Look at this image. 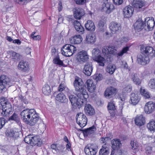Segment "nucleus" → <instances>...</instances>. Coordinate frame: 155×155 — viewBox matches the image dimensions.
I'll return each mask as SVG.
<instances>
[{
  "mask_svg": "<svg viewBox=\"0 0 155 155\" xmlns=\"http://www.w3.org/2000/svg\"><path fill=\"white\" fill-rule=\"evenodd\" d=\"M92 53L93 58L98 63L99 65L102 66H104L105 60L100 55V50L99 49L94 48L92 50Z\"/></svg>",
  "mask_w": 155,
  "mask_h": 155,
  "instance_id": "5",
  "label": "nucleus"
},
{
  "mask_svg": "<svg viewBox=\"0 0 155 155\" xmlns=\"http://www.w3.org/2000/svg\"><path fill=\"white\" fill-rule=\"evenodd\" d=\"M145 5V2L143 0H134L133 6L137 8H140L144 7Z\"/></svg>",
  "mask_w": 155,
  "mask_h": 155,
  "instance_id": "27",
  "label": "nucleus"
},
{
  "mask_svg": "<svg viewBox=\"0 0 155 155\" xmlns=\"http://www.w3.org/2000/svg\"><path fill=\"white\" fill-rule=\"evenodd\" d=\"M40 139L37 136H33L31 135H28L26 136L24 140V141L26 143L30 144L32 146L35 145L40 142Z\"/></svg>",
  "mask_w": 155,
  "mask_h": 155,
  "instance_id": "9",
  "label": "nucleus"
},
{
  "mask_svg": "<svg viewBox=\"0 0 155 155\" xmlns=\"http://www.w3.org/2000/svg\"><path fill=\"white\" fill-rule=\"evenodd\" d=\"M109 54H114L117 53V50L115 47L112 46H108Z\"/></svg>",
  "mask_w": 155,
  "mask_h": 155,
  "instance_id": "49",
  "label": "nucleus"
},
{
  "mask_svg": "<svg viewBox=\"0 0 155 155\" xmlns=\"http://www.w3.org/2000/svg\"><path fill=\"white\" fill-rule=\"evenodd\" d=\"M57 146L58 144H53L51 145V149L52 150V152L54 153H57Z\"/></svg>",
  "mask_w": 155,
  "mask_h": 155,
  "instance_id": "52",
  "label": "nucleus"
},
{
  "mask_svg": "<svg viewBox=\"0 0 155 155\" xmlns=\"http://www.w3.org/2000/svg\"><path fill=\"white\" fill-rule=\"evenodd\" d=\"M12 58L15 61H18L21 59L22 56L19 53H16L13 51H9Z\"/></svg>",
  "mask_w": 155,
  "mask_h": 155,
  "instance_id": "35",
  "label": "nucleus"
},
{
  "mask_svg": "<svg viewBox=\"0 0 155 155\" xmlns=\"http://www.w3.org/2000/svg\"><path fill=\"white\" fill-rule=\"evenodd\" d=\"M9 120H14L18 124L20 123L18 115L15 113H14L12 116L9 117Z\"/></svg>",
  "mask_w": 155,
  "mask_h": 155,
  "instance_id": "44",
  "label": "nucleus"
},
{
  "mask_svg": "<svg viewBox=\"0 0 155 155\" xmlns=\"http://www.w3.org/2000/svg\"><path fill=\"white\" fill-rule=\"evenodd\" d=\"M19 98L21 100V101L23 102L25 104H27L28 103V101H27V100L25 99L24 97L20 95L19 96Z\"/></svg>",
  "mask_w": 155,
  "mask_h": 155,
  "instance_id": "59",
  "label": "nucleus"
},
{
  "mask_svg": "<svg viewBox=\"0 0 155 155\" xmlns=\"http://www.w3.org/2000/svg\"><path fill=\"white\" fill-rule=\"evenodd\" d=\"M82 40L81 35H76L70 38V41L72 44H78L81 42Z\"/></svg>",
  "mask_w": 155,
  "mask_h": 155,
  "instance_id": "30",
  "label": "nucleus"
},
{
  "mask_svg": "<svg viewBox=\"0 0 155 155\" xmlns=\"http://www.w3.org/2000/svg\"><path fill=\"white\" fill-rule=\"evenodd\" d=\"M95 77V79L97 81L101 80L102 78V75L101 74H99L98 75L96 76Z\"/></svg>",
  "mask_w": 155,
  "mask_h": 155,
  "instance_id": "64",
  "label": "nucleus"
},
{
  "mask_svg": "<svg viewBox=\"0 0 155 155\" xmlns=\"http://www.w3.org/2000/svg\"><path fill=\"white\" fill-rule=\"evenodd\" d=\"M89 59L87 53L86 51H82L79 53L77 60L78 62L81 64L87 62Z\"/></svg>",
  "mask_w": 155,
  "mask_h": 155,
  "instance_id": "12",
  "label": "nucleus"
},
{
  "mask_svg": "<svg viewBox=\"0 0 155 155\" xmlns=\"http://www.w3.org/2000/svg\"><path fill=\"white\" fill-rule=\"evenodd\" d=\"M135 29L139 31L142 30L144 27H146V24L141 21V19H139L137 21L134 25Z\"/></svg>",
  "mask_w": 155,
  "mask_h": 155,
  "instance_id": "23",
  "label": "nucleus"
},
{
  "mask_svg": "<svg viewBox=\"0 0 155 155\" xmlns=\"http://www.w3.org/2000/svg\"><path fill=\"white\" fill-rule=\"evenodd\" d=\"M96 130V128L94 126H93L88 128L82 130L84 137H87L88 135L94 133Z\"/></svg>",
  "mask_w": 155,
  "mask_h": 155,
  "instance_id": "33",
  "label": "nucleus"
},
{
  "mask_svg": "<svg viewBox=\"0 0 155 155\" xmlns=\"http://www.w3.org/2000/svg\"><path fill=\"white\" fill-rule=\"evenodd\" d=\"M30 109H25L23 110L21 113V119L26 124H28L29 116L30 115Z\"/></svg>",
  "mask_w": 155,
  "mask_h": 155,
  "instance_id": "20",
  "label": "nucleus"
},
{
  "mask_svg": "<svg viewBox=\"0 0 155 155\" xmlns=\"http://www.w3.org/2000/svg\"><path fill=\"white\" fill-rule=\"evenodd\" d=\"M73 25L75 29H78V27L82 26L81 23L77 20L74 22Z\"/></svg>",
  "mask_w": 155,
  "mask_h": 155,
  "instance_id": "54",
  "label": "nucleus"
},
{
  "mask_svg": "<svg viewBox=\"0 0 155 155\" xmlns=\"http://www.w3.org/2000/svg\"><path fill=\"white\" fill-rule=\"evenodd\" d=\"M148 85L151 89H155V79H151L149 82Z\"/></svg>",
  "mask_w": 155,
  "mask_h": 155,
  "instance_id": "48",
  "label": "nucleus"
},
{
  "mask_svg": "<svg viewBox=\"0 0 155 155\" xmlns=\"http://www.w3.org/2000/svg\"><path fill=\"white\" fill-rule=\"evenodd\" d=\"M93 71V65L91 62H87L84 65L83 72L87 76H90Z\"/></svg>",
  "mask_w": 155,
  "mask_h": 155,
  "instance_id": "18",
  "label": "nucleus"
},
{
  "mask_svg": "<svg viewBox=\"0 0 155 155\" xmlns=\"http://www.w3.org/2000/svg\"><path fill=\"white\" fill-rule=\"evenodd\" d=\"M117 89L113 87H107L105 91L104 95L108 99L113 97L117 93Z\"/></svg>",
  "mask_w": 155,
  "mask_h": 155,
  "instance_id": "11",
  "label": "nucleus"
},
{
  "mask_svg": "<svg viewBox=\"0 0 155 155\" xmlns=\"http://www.w3.org/2000/svg\"><path fill=\"white\" fill-rule=\"evenodd\" d=\"M86 84L88 91L89 92L92 93L95 91L96 89V86L92 80H87L86 81Z\"/></svg>",
  "mask_w": 155,
  "mask_h": 155,
  "instance_id": "25",
  "label": "nucleus"
},
{
  "mask_svg": "<svg viewBox=\"0 0 155 155\" xmlns=\"http://www.w3.org/2000/svg\"><path fill=\"white\" fill-rule=\"evenodd\" d=\"M145 22L144 24H146L147 29L150 31L152 30L155 25L154 18L152 17L147 18L145 19Z\"/></svg>",
  "mask_w": 155,
  "mask_h": 155,
  "instance_id": "21",
  "label": "nucleus"
},
{
  "mask_svg": "<svg viewBox=\"0 0 155 155\" xmlns=\"http://www.w3.org/2000/svg\"><path fill=\"white\" fill-rule=\"evenodd\" d=\"M109 153V149L107 147L106 144L102 146L99 152V155H108Z\"/></svg>",
  "mask_w": 155,
  "mask_h": 155,
  "instance_id": "37",
  "label": "nucleus"
},
{
  "mask_svg": "<svg viewBox=\"0 0 155 155\" xmlns=\"http://www.w3.org/2000/svg\"><path fill=\"white\" fill-rule=\"evenodd\" d=\"M29 118L28 124L31 126L35 125L39 118L38 114L34 109H30V115L29 116Z\"/></svg>",
  "mask_w": 155,
  "mask_h": 155,
  "instance_id": "7",
  "label": "nucleus"
},
{
  "mask_svg": "<svg viewBox=\"0 0 155 155\" xmlns=\"http://www.w3.org/2000/svg\"><path fill=\"white\" fill-rule=\"evenodd\" d=\"M144 110L146 114L152 113L155 110V103L152 101L147 102L144 106Z\"/></svg>",
  "mask_w": 155,
  "mask_h": 155,
  "instance_id": "14",
  "label": "nucleus"
},
{
  "mask_svg": "<svg viewBox=\"0 0 155 155\" xmlns=\"http://www.w3.org/2000/svg\"><path fill=\"white\" fill-rule=\"evenodd\" d=\"M77 32L80 34H83L84 33V28L82 26L78 28V29H76Z\"/></svg>",
  "mask_w": 155,
  "mask_h": 155,
  "instance_id": "56",
  "label": "nucleus"
},
{
  "mask_svg": "<svg viewBox=\"0 0 155 155\" xmlns=\"http://www.w3.org/2000/svg\"><path fill=\"white\" fill-rule=\"evenodd\" d=\"M131 76V79L134 84L138 85H139L140 84L141 81L138 77L137 74L133 73L132 74Z\"/></svg>",
  "mask_w": 155,
  "mask_h": 155,
  "instance_id": "36",
  "label": "nucleus"
},
{
  "mask_svg": "<svg viewBox=\"0 0 155 155\" xmlns=\"http://www.w3.org/2000/svg\"><path fill=\"white\" fill-rule=\"evenodd\" d=\"M35 40H39L41 39V36L39 35H35L31 38Z\"/></svg>",
  "mask_w": 155,
  "mask_h": 155,
  "instance_id": "63",
  "label": "nucleus"
},
{
  "mask_svg": "<svg viewBox=\"0 0 155 155\" xmlns=\"http://www.w3.org/2000/svg\"><path fill=\"white\" fill-rule=\"evenodd\" d=\"M141 50V53H145L151 59L155 57V50L151 47H143Z\"/></svg>",
  "mask_w": 155,
  "mask_h": 155,
  "instance_id": "10",
  "label": "nucleus"
},
{
  "mask_svg": "<svg viewBox=\"0 0 155 155\" xmlns=\"http://www.w3.org/2000/svg\"><path fill=\"white\" fill-rule=\"evenodd\" d=\"M76 50V48L74 46L70 44H66L62 47L61 52L64 55L70 57L75 53Z\"/></svg>",
  "mask_w": 155,
  "mask_h": 155,
  "instance_id": "4",
  "label": "nucleus"
},
{
  "mask_svg": "<svg viewBox=\"0 0 155 155\" xmlns=\"http://www.w3.org/2000/svg\"><path fill=\"white\" fill-rule=\"evenodd\" d=\"M74 15L76 19H80L85 14L84 10L81 8L76 7L73 10Z\"/></svg>",
  "mask_w": 155,
  "mask_h": 155,
  "instance_id": "16",
  "label": "nucleus"
},
{
  "mask_svg": "<svg viewBox=\"0 0 155 155\" xmlns=\"http://www.w3.org/2000/svg\"><path fill=\"white\" fill-rule=\"evenodd\" d=\"M132 89V86L130 85H127L124 87L123 89V91L124 92H130Z\"/></svg>",
  "mask_w": 155,
  "mask_h": 155,
  "instance_id": "51",
  "label": "nucleus"
},
{
  "mask_svg": "<svg viewBox=\"0 0 155 155\" xmlns=\"http://www.w3.org/2000/svg\"><path fill=\"white\" fill-rule=\"evenodd\" d=\"M115 103L113 101L110 102L107 106V108L108 110L114 111L115 109Z\"/></svg>",
  "mask_w": 155,
  "mask_h": 155,
  "instance_id": "47",
  "label": "nucleus"
},
{
  "mask_svg": "<svg viewBox=\"0 0 155 155\" xmlns=\"http://www.w3.org/2000/svg\"><path fill=\"white\" fill-rule=\"evenodd\" d=\"M150 58L146 56L143 53H141L137 56V62L140 64L144 65L149 63Z\"/></svg>",
  "mask_w": 155,
  "mask_h": 155,
  "instance_id": "13",
  "label": "nucleus"
},
{
  "mask_svg": "<svg viewBox=\"0 0 155 155\" xmlns=\"http://www.w3.org/2000/svg\"><path fill=\"white\" fill-rule=\"evenodd\" d=\"M77 123L81 128L84 127L87 123V119L86 116L83 113H78L76 117Z\"/></svg>",
  "mask_w": 155,
  "mask_h": 155,
  "instance_id": "8",
  "label": "nucleus"
},
{
  "mask_svg": "<svg viewBox=\"0 0 155 155\" xmlns=\"http://www.w3.org/2000/svg\"><path fill=\"white\" fill-rule=\"evenodd\" d=\"M72 16H68L67 17V19L69 21H71L72 23L74 24V22L76 20H75L74 19H73L72 18Z\"/></svg>",
  "mask_w": 155,
  "mask_h": 155,
  "instance_id": "62",
  "label": "nucleus"
},
{
  "mask_svg": "<svg viewBox=\"0 0 155 155\" xmlns=\"http://www.w3.org/2000/svg\"><path fill=\"white\" fill-rule=\"evenodd\" d=\"M102 52L105 54H109L108 46L104 47L102 49Z\"/></svg>",
  "mask_w": 155,
  "mask_h": 155,
  "instance_id": "58",
  "label": "nucleus"
},
{
  "mask_svg": "<svg viewBox=\"0 0 155 155\" xmlns=\"http://www.w3.org/2000/svg\"><path fill=\"white\" fill-rule=\"evenodd\" d=\"M134 10V8L131 6L125 7L123 11L124 17L128 18L130 17L133 14Z\"/></svg>",
  "mask_w": 155,
  "mask_h": 155,
  "instance_id": "22",
  "label": "nucleus"
},
{
  "mask_svg": "<svg viewBox=\"0 0 155 155\" xmlns=\"http://www.w3.org/2000/svg\"><path fill=\"white\" fill-rule=\"evenodd\" d=\"M16 82L13 80H10L7 76L1 75L0 77V91H4L6 87L16 84Z\"/></svg>",
  "mask_w": 155,
  "mask_h": 155,
  "instance_id": "3",
  "label": "nucleus"
},
{
  "mask_svg": "<svg viewBox=\"0 0 155 155\" xmlns=\"http://www.w3.org/2000/svg\"><path fill=\"white\" fill-rule=\"evenodd\" d=\"M129 47L126 46L122 49V50L117 53V55L119 56H122L124 54L126 53L129 50Z\"/></svg>",
  "mask_w": 155,
  "mask_h": 155,
  "instance_id": "45",
  "label": "nucleus"
},
{
  "mask_svg": "<svg viewBox=\"0 0 155 155\" xmlns=\"http://www.w3.org/2000/svg\"><path fill=\"white\" fill-rule=\"evenodd\" d=\"M77 4L82 5L84 4L86 2V0H74Z\"/></svg>",
  "mask_w": 155,
  "mask_h": 155,
  "instance_id": "57",
  "label": "nucleus"
},
{
  "mask_svg": "<svg viewBox=\"0 0 155 155\" xmlns=\"http://www.w3.org/2000/svg\"><path fill=\"white\" fill-rule=\"evenodd\" d=\"M53 63L55 64L58 65L59 66H63L64 64L63 61L61 60L59 57L57 56L53 60Z\"/></svg>",
  "mask_w": 155,
  "mask_h": 155,
  "instance_id": "43",
  "label": "nucleus"
},
{
  "mask_svg": "<svg viewBox=\"0 0 155 155\" xmlns=\"http://www.w3.org/2000/svg\"><path fill=\"white\" fill-rule=\"evenodd\" d=\"M110 29L112 33L114 34L121 28L120 24L116 22H112L110 24Z\"/></svg>",
  "mask_w": 155,
  "mask_h": 155,
  "instance_id": "19",
  "label": "nucleus"
},
{
  "mask_svg": "<svg viewBox=\"0 0 155 155\" xmlns=\"http://www.w3.org/2000/svg\"><path fill=\"white\" fill-rule=\"evenodd\" d=\"M135 121L136 125L141 126L143 125L145 123V118L141 114L136 117L135 118Z\"/></svg>",
  "mask_w": 155,
  "mask_h": 155,
  "instance_id": "29",
  "label": "nucleus"
},
{
  "mask_svg": "<svg viewBox=\"0 0 155 155\" xmlns=\"http://www.w3.org/2000/svg\"><path fill=\"white\" fill-rule=\"evenodd\" d=\"M128 40V39L127 38L123 37L120 39V41L121 43H122L127 42Z\"/></svg>",
  "mask_w": 155,
  "mask_h": 155,
  "instance_id": "61",
  "label": "nucleus"
},
{
  "mask_svg": "<svg viewBox=\"0 0 155 155\" xmlns=\"http://www.w3.org/2000/svg\"><path fill=\"white\" fill-rule=\"evenodd\" d=\"M85 27L87 30L91 31H94L95 29L94 22L91 20L87 21L85 24Z\"/></svg>",
  "mask_w": 155,
  "mask_h": 155,
  "instance_id": "32",
  "label": "nucleus"
},
{
  "mask_svg": "<svg viewBox=\"0 0 155 155\" xmlns=\"http://www.w3.org/2000/svg\"><path fill=\"white\" fill-rule=\"evenodd\" d=\"M5 134L7 137H11L14 136L15 132L13 130H6Z\"/></svg>",
  "mask_w": 155,
  "mask_h": 155,
  "instance_id": "46",
  "label": "nucleus"
},
{
  "mask_svg": "<svg viewBox=\"0 0 155 155\" xmlns=\"http://www.w3.org/2000/svg\"><path fill=\"white\" fill-rule=\"evenodd\" d=\"M73 85L75 89L74 94L77 97L73 95H71L69 96V99L73 106L79 108L87 103L86 99L88 97V95L84 83L81 78L76 77Z\"/></svg>",
  "mask_w": 155,
  "mask_h": 155,
  "instance_id": "1",
  "label": "nucleus"
},
{
  "mask_svg": "<svg viewBox=\"0 0 155 155\" xmlns=\"http://www.w3.org/2000/svg\"><path fill=\"white\" fill-rule=\"evenodd\" d=\"M18 68L21 71L25 72L26 71L28 70V63L24 61H21L19 62Z\"/></svg>",
  "mask_w": 155,
  "mask_h": 155,
  "instance_id": "31",
  "label": "nucleus"
},
{
  "mask_svg": "<svg viewBox=\"0 0 155 155\" xmlns=\"http://www.w3.org/2000/svg\"><path fill=\"white\" fill-rule=\"evenodd\" d=\"M112 147L113 150H117L121 147L122 144L120 139H115L111 140Z\"/></svg>",
  "mask_w": 155,
  "mask_h": 155,
  "instance_id": "28",
  "label": "nucleus"
},
{
  "mask_svg": "<svg viewBox=\"0 0 155 155\" xmlns=\"http://www.w3.org/2000/svg\"><path fill=\"white\" fill-rule=\"evenodd\" d=\"M84 108V111L86 114L88 115H92L95 113L94 109L90 104H86Z\"/></svg>",
  "mask_w": 155,
  "mask_h": 155,
  "instance_id": "26",
  "label": "nucleus"
},
{
  "mask_svg": "<svg viewBox=\"0 0 155 155\" xmlns=\"http://www.w3.org/2000/svg\"><path fill=\"white\" fill-rule=\"evenodd\" d=\"M97 146L94 144L87 145L84 149V152L86 155H96L98 151Z\"/></svg>",
  "mask_w": 155,
  "mask_h": 155,
  "instance_id": "6",
  "label": "nucleus"
},
{
  "mask_svg": "<svg viewBox=\"0 0 155 155\" xmlns=\"http://www.w3.org/2000/svg\"><path fill=\"white\" fill-rule=\"evenodd\" d=\"M56 99L57 101L61 103H65L68 101L65 96L63 93L58 94L56 97Z\"/></svg>",
  "mask_w": 155,
  "mask_h": 155,
  "instance_id": "34",
  "label": "nucleus"
},
{
  "mask_svg": "<svg viewBox=\"0 0 155 155\" xmlns=\"http://www.w3.org/2000/svg\"><path fill=\"white\" fill-rule=\"evenodd\" d=\"M57 153H60L63 152L64 149V147L62 145L58 144L57 147Z\"/></svg>",
  "mask_w": 155,
  "mask_h": 155,
  "instance_id": "50",
  "label": "nucleus"
},
{
  "mask_svg": "<svg viewBox=\"0 0 155 155\" xmlns=\"http://www.w3.org/2000/svg\"><path fill=\"white\" fill-rule=\"evenodd\" d=\"M114 3L116 5H120L123 2V0H113Z\"/></svg>",
  "mask_w": 155,
  "mask_h": 155,
  "instance_id": "60",
  "label": "nucleus"
},
{
  "mask_svg": "<svg viewBox=\"0 0 155 155\" xmlns=\"http://www.w3.org/2000/svg\"><path fill=\"white\" fill-rule=\"evenodd\" d=\"M147 127L151 132H154L155 130V121L152 120L147 125Z\"/></svg>",
  "mask_w": 155,
  "mask_h": 155,
  "instance_id": "41",
  "label": "nucleus"
},
{
  "mask_svg": "<svg viewBox=\"0 0 155 155\" xmlns=\"http://www.w3.org/2000/svg\"><path fill=\"white\" fill-rule=\"evenodd\" d=\"M66 86L64 83H61L58 87V91H62L66 88Z\"/></svg>",
  "mask_w": 155,
  "mask_h": 155,
  "instance_id": "53",
  "label": "nucleus"
},
{
  "mask_svg": "<svg viewBox=\"0 0 155 155\" xmlns=\"http://www.w3.org/2000/svg\"><path fill=\"white\" fill-rule=\"evenodd\" d=\"M51 89L48 84H45L42 88V92L45 95H48L51 92Z\"/></svg>",
  "mask_w": 155,
  "mask_h": 155,
  "instance_id": "38",
  "label": "nucleus"
},
{
  "mask_svg": "<svg viewBox=\"0 0 155 155\" xmlns=\"http://www.w3.org/2000/svg\"><path fill=\"white\" fill-rule=\"evenodd\" d=\"M140 97L137 94L133 93L130 95V103L133 106H135L139 102Z\"/></svg>",
  "mask_w": 155,
  "mask_h": 155,
  "instance_id": "15",
  "label": "nucleus"
},
{
  "mask_svg": "<svg viewBox=\"0 0 155 155\" xmlns=\"http://www.w3.org/2000/svg\"><path fill=\"white\" fill-rule=\"evenodd\" d=\"M140 92L141 95L145 99L149 98L150 97V93L146 89L141 87Z\"/></svg>",
  "mask_w": 155,
  "mask_h": 155,
  "instance_id": "39",
  "label": "nucleus"
},
{
  "mask_svg": "<svg viewBox=\"0 0 155 155\" xmlns=\"http://www.w3.org/2000/svg\"><path fill=\"white\" fill-rule=\"evenodd\" d=\"M6 123L5 119L3 117L0 118V129L2 128L5 125Z\"/></svg>",
  "mask_w": 155,
  "mask_h": 155,
  "instance_id": "55",
  "label": "nucleus"
},
{
  "mask_svg": "<svg viewBox=\"0 0 155 155\" xmlns=\"http://www.w3.org/2000/svg\"><path fill=\"white\" fill-rule=\"evenodd\" d=\"M130 144L134 152L135 153H136L138 150V146L137 142L136 140L131 141Z\"/></svg>",
  "mask_w": 155,
  "mask_h": 155,
  "instance_id": "40",
  "label": "nucleus"
},
{
  "mask_svg": "<svg viewBox=\"0 0 155 155\" xmlns=\"http://www.w3.org/2000/svg\"><path fill=\"white\" fill-rule=\"evenodd\" d=\"M96 36L93 33H89L86 35L85 41L88 43L93 44L96 41Z\"/></svg>",
  "mask_w": 155,
  "mask_h": 155,
  "instance_id": "24",
  "label": "nucleus"
},
{
  "mask_svg": "<svg viewBox=\"0 0 155 155\" xmlns=\"http://www.w3.org/2000/svg\"><path fill=\"white\" fill-rule=\"evenodd\" d=\"M12 105L7 99L3 97L0 98V108L2 110V114L3 117H9L12 114Z\"/></svg>",
  "mask_w": 155,
  "mask_h": 155,
  "instance_id": "2",
  "label": "nucleus"
},
{
  "mask_svg": "<svg viewBox=\"0 0 155 155\" xmlns=\"http://www.w3.org/2000/svg\"><path fill=\"white\" fill-rule=\"evenodd\" d=\"M116 69V67L114 64H109L106 69V71L110 74H113Z\"/></svg>",
  "mask_w": 155,
  "mask_h": 155,
  "instance_id": "42",
  "label": "nucleus"
},
{
  "mask_svg": "<svg viewBox=\"0 0 155 155\" xmlns=\"http://www.w3.org/2000/svg\"><path fill=\"white\" fill-rule=\"evenodd\" d=\"M114 9V6L109 3H104L102 5V10L107 14H109Z\"/></svg>",
  "mask_w": 155,
  "mask_h": 155,
  "instance_id": "17",
  "label": "nucleus"
}]
</instances>
